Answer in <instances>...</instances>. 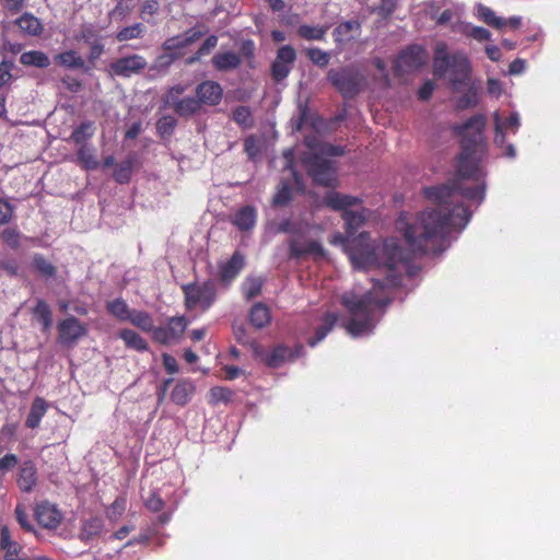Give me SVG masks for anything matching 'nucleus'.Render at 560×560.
<instances>
[{
	"mask_svg": "<svg viewBox=\"0 0 560 560\" xmlns=\"http://www.w3.org/2000/svg\"><path fill=\"white\" fill-rule=\"evenodd\" d=\"M456 194L469 200L481 201L485 197V187H466L457 179L452 186L423 188L424 197L433 206L420 212L412 223H406L402 229L404 237L413 253H443L447 247L451 232L466 226L470 212L467 208L455 205Z\"/></svg>",
	"mask_w": 560,
	"mask_h": 560,
	"instance_id": "nucleus-1",
	"label": "nucleus"
},
{
	"mask_svg": "<svg viewBox=\"0 0 560 560\" xmlns=\"http://www.w3.org/2000/svg\"><path fill=\"white\" fill-rule=\"evenodd\" d=\"M487 118L483 114H476L463 124H455L453 132L460 137V153L457 158V176L459 179L481 177L479 167L480 156L486 150L483 131Z\"/></svg>",
	"mask_w": 560,
	"mask_h": 560,
	"instance_id": "nucleus-2",
	"label": "nucleus"
},
{
	"mask_svg": "<svg viewBox=\"0 0 560 560\" xmlns=\"http://www.w3.org/2000/svg\"><path fill=\"white\" fill-rule=\"evenodd\" d=\"M383 283L376 281L373 289L363 295L343 294L341 304L349 313V320L345 325L346 330L353 337L370 332L375 327L376 311L385 308L392 303L388 296H380Z\"/></svg>",
	"mask_w": 560,
	"mask_h": 560,
	"instance_id": "nucleus-3",
	"label": "nucleus"
},
{
	"mask_svg": "<svg viewBox=\"0 0 560 560\" xmlns=\"http://www.w3.org/2000/svg\"><path fill=\"white\" fill-rule=\"evenodd\" d=\"M447 72L454 92H460L469 85L471 67L467 56L462 51L450 55L447 45L439 43L433 55V74L435 78H443Z\"/></svg>",
	"mask_w": 560,
	"mask_h": 560,
	"instance_id": "nucleus-4",
	"label": "nucleus"
},
{
	"mask_svg": "<svg viewBox=\"0 0 560 560\" xmlns=\"http://www.w3.org/2000/svg\"><path fill=\"white\" fill-rule=\"evenodd\" d=\"M324 203L336 211H342V219L346 223V231L349 235H353L364 223L363 214L349 210L348 208L357 206L361 199L350 195L340 194L338 191H329L323 199Z\"/></svg>",
	"mask_w": 560,
	"mask_h": 560,
	"instance_id": "nucleus-5",
	"label": "nucleus"
},
{
	"mask_svg": "<svg viewBox=\"0 0 560 560\" xmlns=\"http://www.w3.org/2000/svg\"><path fill=\"white\" fill-rule=\"evenodd\" d=\"M184 305L187 311L199 307L208 311L217 300V287L212 280L202 283L191 282L182 285Z\"/></svg>",
	"mask_w": 560,
	"mask_h": 560,
	"instance_id": "nucleus-6",
	"label": "nucleus"
},
{
	"mask_svg": "<svg viewBox=\"0 0 560 560\" xmlns=\"http://www.w3.org/2000/svg\"><path fill=\"white\" fill-rule=\"evenodd\" d=\"M327 80L343 97H353L360 93L364 77L352 67L347 66L329 69Z\"/></svg>",
	"mask_w": 560,
	"mask_h": 560,
	"instance_id": "nucleus-7",
	"label": "nucleus"
},
{
	"mask_svg": "<svg viewBox=\"0 0 560 560\" xmlns=\"http://www.w3.org/2000/svg\"><path fill=\"white\" fill-rule=\"evenodd\" d=\"M325 156L317 153H304L302 163L314 183L325 187H332L336 183V172L332 162Z\"/></svg>",
	"mask_w": 560,
	"mask_h": 560,
	"instance_id": "nucleus-8",
	"label": "nucleus"
},
{
	"mask_svg": "<svg viewBox=\"0 0 560 560\" xmlns=\"http://www.w3.org/2000/svg\"><path fill=\"white\" fill-rule=\"evenodd\" d=\"M427 60L425 49L419 45H411L398 55L393 67L394 73L396 77L411 73L424 66Z\"/></svg>",
	"mask_w": 560,
	"mask_h": 560,
	"instance_id": "nucleus-9",
	"label": "nucleus"
},
{
	"mask_svg": "<svg viewBox=\"0 0 560 560\" xmlns=\"http://www.w3.org/2000/svg\"><path fill=\"white\" fill-rule=\"evenodd\" d=\"M296 60V51L293 46L284 45L278 48L275 60L270 67V75L277 83L282 82L290 74Z\"/></svg>",
	"mask_w": 560,
	"mask_h": 560,
	"instance_id": "nucleus-10",
	"label": "nucleus"
},
{
	"mask_svg": "<svg viewBox=\"0 0 560 560\" xmlns=\"http://www.w3.org/2000/svg\"><path fill=\"white\" fill-rule=\"evenodd\" d=\"M58 340L61 345L71 347L88 335V327L75 316H69L57 324Z\"/></svg>",
	"mask_w": 560,
	"mask_h": 560,
	"instance_id": "nucleus-11",
	"label": "nucleus"
},
{
	"mask_svg": "<svg viewBox=\"0 0 560 560\" xmlns=\"http://www.w3.org/2000/svg\"><path fill=\"white\" fill-rule=\"evenodd\" d=\"M148 66L145 58L141 55H130L113 61L108 67L110 75L130 78L141 73Z\"/></svg>",
	"mask_w": 560,
	"mask_h": 560,
	"instance_id": "nucleus-12",
	"label": "nucleus"
},
{
	"mask_svg": "<svg viewBox=\"0 0 560 560\" xmlns=\"http://www.w3.org/2000/svg\"><path fill=\"white\" fill-rule=\"evenodd\" d=\"M37 523L46 529H57L63 520L62 512L56 504L45 500L39 502L34 511Z\"/></svg>",
	"mask_w": 560,
	"mask_h": 560,
	"instance_id": "nucleus-13",
	"label": "nucleus"
},
{
	"mask_svg": "<svg viewBox=\"0 0 560 560\" xmlns=\"http://www.w3.org/2000/svg\"><path fill=\"white\" fill-rule=\"evenodd\" d=\"M195 94L201 106H217L223 98V88L217 81L206 80L196 86Z\"/></svg>",
	"mask_w": 560,
	"mask_h": 560,
	"instance_id": "nucleus-14",
	"label": "nucleus"
},
{
	"mask_svg": "<svg viewBox=\"0 0 560 560\" xmlns=\"http://www.w3.org/2000/svg\"><path fill=\"white\" fill-rule=\"evenodd\" d=\"M38 482V471L34 460H23L18 469L16 485L24 493H31Z\"/></svg>",
	"mask_w": 560,
	"mask_h": 560,
	"instance_id": "nucleus-15",
	"label": "nucleus"
},
{
	"mask_svg": "<svg viewBox=\"0 0 560 560\" xmlns=\"http://www.w3.org/2000/svg\"><path fill=\"white\" fill-rule=\"evenodd\" d=\"M324 257L325 252L322 244L317 241L300 242L299 238L292 237L289 242L290 258L300 259L304 256Z\"/></svg>",
	"mask_w": 560,
	"mask_h": 560,
	"instance_id": "nucleus-16",
	"label": "nucleus"
},
{
	"mask_svg": "<svg viewBox=\"0 0 560 560\" xmlns=\"http://www.w3.org/2000/svg\"><path fill=\"white\" fill-rule=\"evenodd\" d=\"M494 120V143L497 147L505 145V131L510 129L513 133H516L521 122L517 113H512L504 121L498 112L493 115Z\"/></svg>",
	"mask_w": 560,
	"mask_h": 560,
	"instance_id": "nucleus-17",
	"label": "nucleus"
},
{
	"mask_svg": "<svg viewBox=\"0 0 560 560\" xmlns=\"http://www.w3.org/2000/svg\"><path fill=\"white\" fill-rule=\"evenodd\" d=\"M230 222L241 232H250L257 223V210L250 205L243 206L230 218Z\"/></svg>",
	"mask_w": 560,
	"mask_h": 560,
	"instance_id": "nucleus-18",
	"label": "nucleus"
},
{
	"mask_svg": "<svg viewBox=\"0 0 560 560\" xmlns=\"http://www.w3.org/2000/svg\"><path fill=\"white\" fill-rule=\"evenodd\" d=\"M302 349L303 347L301 345L296 346L295 351L291 350L289 347L284 345H278L266 357L265 363L269 368H279L284 362L294 360L300 354Z\"/></svg>",
	"mask_w": 560,
	"mask_h": 560,
	"instance_id": "nucleus-19",
	"label": "nucleus"
},
{
	"mask_svg": "<svg viewBox=\"0 0 560 560\" xmlns=\"http://www.w3.org/2000/svg\"><path fill=\"white\" fill-rule=\"evenodd\" d=\"M245 266V258L240 252H234L230 259L220 266V280L224 284L231 283Z\"/></svg>",
	"mask_w": 560,
	"mask_h": 560,
	"instance_id": "nucleus-20",
	"label": "nucleus"
},
{
	"mask_svg": "<svg viewBox=\"0 0 560 560\" xmlns=\"http://www.w3.org/2000/svg\"><path fill=\"white\" fill-rule=\"evenodd\" d=\"M304 144L310 149L308 153L324 154L326 156H341L345 154L342 147L323 142L316 135L306 136Z\"/></svg>",
	"mask_w": 560,
	"mask_h": 560,
	"instance_id": "nucleus-21",
	"label": "nucleus"
},
{
	"mask_svg": "<svg viewBox=\"0 0 560 560\" xmlns=\"http://www.w3.org/2000/svg\"><path fill=\"white\" fill-rule=\"evenodd\" d=\"M0 549L3 551V560L18 559L22 551V546L12 539L8 526H2L0 529Z\"/></svg>",
	"mask_w": 560,
	"mask_h": 560,
	"instance_id": "nucleus-22",
	"label": "nucleus"
},
{
	"mask_svg": "<svg viewBox=\"0 0 560 560\" xmlns=\"http://www.w3.org/2000/svg\"><path fill=\"white\" fill-rule=\"evenodd\" d=\"M211 61L214 69L222 72L235 70L242 63L241 56L234 51L218 52Z\"/></svg>",
	"mask_w": 560,
	"mask_h": 560,
	"instance_id": "nucleus-23",
	"label": "nucleus"
},
{
	"mask_svg": "<svg viewBox=\"0 0 560 560\" xmlns=\"http://www.w3.org/2000/svg\"><path fill=\"white\" fill-rule=\"evenodd\" d=\"M338 322V315L332 312H326L322 317V325H319L313 337L307 341L310 347H315L332 330Z\"/></svg>",
	"mask_w": 560,
	"mask_h": 560,
	"instance_id": "nucleus-24",
	"label": "nucleus"
},
{
	"mask_svg": "<svg viewBox=\"0 0 560 560\" xmlns=\"http://www.w3.org/2000/svg\"><path fill=\"white\" fill-rule=\"evenodd\" d=\"M248 318L255 328L262 329L271 323V311L268 305L258 302L250 307Z\"/></svg>",
	"mask_w": 560,
	"mask_h": 560,
	"instance_id": "nucleus-25",
	"label": "nucleus"
},
{
	"mask_svg": "<svg viewBox=\"0 0 560 560\" xmlns=\"http://www.w3.org/2000/svg\"><path fill=\"white\" fill-rule=\"evenodd\" d=\"M48 409L47 401L42 397H36L31 406V410L25 420V427L28 429H36L39 427L43 417Z\"/></svg>",
	"mask_w": 560,
	"mask_h": 560,
	"instance_id": "nucleus-26",
	"label": "nucleus"
},
{
	"mask_svg": "<svg viewBox=\"0 0 560 560\" xmlns=\"http://www.w3.org/2000/svg\"><path fill=\"white\" fill-rule=\"evenodd\" d=\"M171 108L179 117L188 118L190 116L198 114L201 110L202 106L200 105L197 96H187L180 98Z\"/></svg>",
	"mask_w": 560,
	"mask_h": 560,
	"instance_id": "nucleus-27",
	"label": "nucleus"
},
{
	"mask_svg": "<svg viewBox=\"0 0 560 560\" xmlns=\"http://www.w3.org/2000/svg\"><path fill=\"white\" fill-rule=\"evenodd\" d=\"M118 336L128 349H133L138 352H144L149 350L147 340L132 329L124 328L118 332Z\"/></svg>",
	"mask_w": 560,
	"mask_h": 560,
	"instance_id": "nucleus-28",
	"label": "nucleus"
},
{
	"mask_svg": "<svg viewBox=\"0 0 560 560\" xmlns=\"http://www.w3.org/2000/svg\"><path fill=\"white\" fill-rule=\"evenodd\" d=\"M15 24L23 33L30 36H38L43 32V24L40 20L32 13H23L19 19H16Z\"/></svg>",
	"mask_w": 560,
	"mask_h": 560,
	"instance_id": "nucleus-29",
	"label": "nucleus"
},
{
	"mask_svg": "<svg viewBox=\"0 0 560 560\" xmlns=\"http://www.w3.org/2000/svg\"><path fill=\"white\" fill-rule=\"evenodd\" d=\"M195 386L188 381H179L171 393V399L178 406H185L191 399Z\"/></svg>",
	"mask_w": 560,
	"mask_h": 560,
	"instance_id": "nucleus-30",
	"label": "nucleus"
},
{
	"mask_svg": "<svg viewBox=\"0 0 560 560\" xmlns=\"http://www.w3.org/2000/svg\"><path fill=\"white\" fill-rule=\"evenodd\" d=\"M33 316L42 324V330L47 332L52 325V313L48 303L42 299L37 300L33 308Z\"/></svg>",
	"mask_w": 560,
	"mask_h": 560,
	"instance_id": "nucleus-31",
	"label": "nucleus"
},
{
	"mask_svg": "<svg viewBox=\"0 0 560 560\" xmlns=\"http://www.w3.org/2000/svg\"><path fill=\"white\" fill-rule=\"evenodd\" d=\"M20 62L26 67L45 69L50 66L49 57L40 50L25 51L20 56Z\"/></svg>",
	"mask_w": 560,
	"mask_h": 560,
	"instance_id": "nucleus-32",
	"label": "nucleus"
},
{
	"mask_svg": "<svg viewBox=\"0 0 560 560\" xmlns=\"http://www.w3.org/2000/svg\"><path fill=\"white\" fill-rule=\"evenodd\" d=\"M56 65L67 69H83L84 60L75 50H66L54 57Z\"/></svg>",
	"mask_w": 560,
	"mask_h": 560,
	"instance_id": "nucleus-33",
	"label": "nucleus"
},
{
	"mask_svg": "<svg viewBox=\"0 0 560 560\" xmlns=\"http://www.w3.org/2000/svg\"><path fill=\"white\" fill-rule=\"evenodd\" d=\"M106 310L112 316L120 322H128L133 312V310H131L127 302L121 298L108 301L106 303Z\"/></svg>",
	"mask_w": 560,
	"mask_h": 560,
	"instance_id": "nucleus-34",
	"label": "nucleus"
},
{
	"mask_svg": "<svg viewBox=\"0 0 560 560\" xmlns=\"http://www.w3.org/2000/svg\"><path fill=\"white\" fill-rule=\"evenodd\" d=\"M359 28H360V23L358 21L351 20V21L341 22L340 24H338L335 27V30L332 32L334 39L337 44H342V43L349 42V40L353 39V36L351 35V33L354 30H359Z\"/></svg>",
	"mask_w": 560,
	"mask_h": 560,
	"instance_id": "nucleus-35",
	"label": "nucleus"
},
{
	"mask_svg": "<svg viewBox=\"0 0 560 560\" xmlns=\"http://www.w3.org/2000/svg\"><path fill=\"white\" fill-rule=\"evenodd\" d=\"M77 159L82 168L86 171L96 170L98 167V161L94 154V149L88 143L79 145Z\"/></svg>",
	"mask_w": 560,
	"mask_h": 560,
	"instance_id": "nucleus-36",
	"label": "nucleus"
},
{
	"mask_svg": "<svg viewBox=\"0 0 560 560\" xmlns=\"http://www.w3.org/2000/svg\"><path fill=\"white\" fill-rule=\"evenodd\" d=\"M94 131L95 127L93 121H83L72 131L70 140L78 145L86 144V141L93 137Z\"/></svg>",
	"mask_w": 560,
	"mask_h": 560,
	"instance_id": "nucleus-37",
	"label": "nucleus"
},
{
	"mask_svg": "<svg viewBox=\"0 0 560 560\" xmlns=\"http://www.w3.org/2000/svg\"><path fill=\"white\" fill-rule=\"evenodd\" d=\"M135 165V158L129 156L121 163L117 164L113 177L118 184H128L131 180L132 171Z\"/></svg>",
	"mask_w": 560,
	"mask_h": 560,
	"instance_id": "nucleus-38",
	"label": "nucleus"
},
{
	"mask_svg": "<svg viewBox=\"0 0 560 560\" xmlns=\"http://www.w3.org/2000/svg\"><path fill=\"white\" fill-rule=\"evenodd\" d=\"M128 322L144 332H151L154 328L153 317L144 311L133 310Z\"/></svg>",
	"mask_w": 560,
	"mask_h": 560,
	"instance_id": "nucleus-39",
	"label": "nucleus"
},
{
	"mask_svg": "<svg viewBox=\"0 0 560 560\" xmlns=\"http://www.w3.org/2000/svg\"><path fill=\"white\" fill-rule=\"evenodd\" d=\"M328 31V26H312L308 24H302L299 26L298 35L306 40H324L325 35Z\"/></svg>",
	"mask_w": 560,
	"mask_h": 560,
	"instance_id": "nucleus-40",
	"label": "nucleus"
},
{
	"mask_svg": "<svg viewBox=\"0 0 560 560\" xmlns=\"http://www.w3.org/2000/svg\"><path fill=\"white\" fill-rule=\"evenodd\" d=\"M187 326L188 322L185 316H173L167 320L165 327L174 342H177L184 335Z\"/></svg>",
	"mask_w": 560,
	"mask_h": 560,
	"instance_id": "nucleus-41",
	"label": "nucleus"
},
{
	"mask_svg": "<svg viewBox=\"0 0 560 560\" xmlns=\"http://www.w3.org/2000/svg\"><path fill=\"white\" fill-rule=\"evenodd\" d=\"M232 119L244 129H249L254 126L253 112L248 106L240 105L234 108Z\"/></svg>",
	"mask_w": 560,
	"mask_h": 560,
	"instance_id": "nucleus-42",
	"label": "nucleus"
},
{
	"mask_svg": "<svg viewBox=\"0 0 560 560\" xmlns=\"http://www.w3.org/2000/svg\"><path fill=\"white\" fill-rule=\"evenodd\" d=\"M22 234L15 226H5L0 231V243L11 249H18L21 245Z\"/></svg>",
	"mask_w": 560,
	"mask_h": 560,
	"instance_id": "nucleus-43",
	"label": "nucleus"
},
{
	"mask_svg": "<svg viewBox=\"0 0 560 560\" xmlns=\"http://www.w3.org/2000/svg\"><path fill=\"white\" fill-rule=\"evenodd\" d=\"M32 266L45 278H52L57 272V268L40 254L33 256Z\"/></svg>",
	"mask_w": 560,
	"mask_h": 560,
	"instance_id": "nucleus-44",
	"label": "nucleus"
},
{
	"mask_svg": "<svg viewBox=\"0 0 560 560\" xmlns=\"http://www.w3.org/2000/svg\"><path fill=\"white\" fill-rule=\"evenodd\" d=\"M102 528V520L98 517H92L83 523L80 537L82 540H89L92 537L97 536Z\"/></svg>",
	"mask_w": 560,
	"mask_h": 560,
	"instance_id": "nucleus-45",
	"label": "nucleus"
},
{
	"mask_svg": "<svg viewBox=\"0 0 560 560\" xmlns=\"http://www.w3.org/2000/svg\"><path fill=\"white\" fill-rule=\"evenodd\" d=\"M478 92L474 85L468 86L467 92L456 101V109L464 110L475 107L478 104Z\"/></svg>",
	"mask_w": 560,
	"mask_h": 560,
	"instance_id": "nucleus-46",
	"label": "nucleus"
},
{
	"mask_svg": "<svg viewBox=\"0 0 560 560\" xmlns=\"http://www.w3.org/2000/svg\"><path fill=\"white\" fill-rule=\"evenodd\" d=\"M127 500L125 497H117L114 502L107 508L106 516L107 518L115 523L117 522L121 515L126 511Z\"/></svg>",
	"mask_w": 560,
	"mask_h": 560,
	"instance_id": "nucleus-47",
	"label": "nucleus"
},
{
	"mask_svg": "<svg viewBox=\"0 0 560 560\" xmlns=\"http://www.w3.org/2000/svg\"><path fill=\"white\" fill-rule=\"evenodd\" d=\"M232 396L233 392L230 388L223 386H214L209 390V404H226L232 399Z\"/></svg>",
	"mask_w": 560,
	"mask_h": 560,
	"instance_id": "nucleus-48",
	"label": "nucleus"
},
{
	"mask_svg": "<svg viewBox=\"0 0 560 560\" xmlns=\"http://www.w3.org/2000/svg\"><path fill=\"white\" fill-rule=\"evenodd\" d=\"M177 126V120L170 115L162 116L156 121V131L162 138L171 137Z\"/></svg>",
	"mask_w": 560,
	"mask_h": 560,
	"instance_id": "nucleus-49",
	"label": "nucleus"
},
{
	"mask_svg": "<svg viewBox=\"0 0 560 560\" xmlns=\"http://www.w3.org/2000/svg\"><path fill=\"white\" fill-rule=\"evenodd\" d=\"M144 32V26L141 23H136L130 26H126L121 28L117 35L116 38L118 42H126L133 38H140Z\"/></svg>",
	"mask_w": 560,
	"mask_h": 560,
	"instance_id": "nucleus-50",
	"label": "nucleus"
},
{
	"mask_svg": "<svg viewBox=\"0 0 560 560\" xmlns=\"http://www.w3.org/2000/svg\"><path fill=\"white\" fill-rule=\"evenodd\" d=\"M308 59L319 68H325L329 63L330 55L320 48L313 47L305 51Z\"/></svg>",
	"mask_w": 560,
	"mask_h": 560,
	"instance_id": "nucleus-51",
	"label": "nucleus"
},
{
	"mask_svg": "<svg viewBox=\"0 0 560 560\" xmlns=\"http://www.w3.org/2000/svg\"><path fill=\"white\" fill-rule=\"evenodd\" d=\"M262 288V280L260 278H247L243 284V293L247 300L254 299L259 295Z\"/></svg>",
	"mask_w": 560,
	"mask_h": 560,
	"instance_id": "nucleus-52",
	"label": "nucleus"
},
{
	"mask_svg": "<svg viewBox=\"0 0 560 560\" xmlns=\"http://www.w3.org/2000/svg\"><path fill=\"white\" fill-rule=\"evenodd\" d=\"M292 199V188L288 183H282L278 191L272 198V205L276 207H283Z\"/></svg>",
	"mask_w": 560,
	"mask_h": 560,
	"instance_id": "nucleus-53",
	"label": "nucleus"
},
{
	"mask_svg": "<svg viewBox=\"0 0 560 560\" xmlns=\"http://www.w3.org/2000/svg\"><path fill=\"white\" fill-rule=\"evenodd\" d=\"M478 12L481 20L489 26L501 28L506 24V22H504L501 18H498L495 13L488 7H480Z\"/></svg>",
	"mask_w": 560,
	"mask_h": 560,
	"instance_id": "nucleus-54",
	"label": "nucleus"
},
{
	"mask_svg": "<svg viewBox=\"0 0 560 560\" xmlns=\"http://www.w3.org/2000/svg\"><path fill=\"white\" fill-rule=\"evenodd\" d=\"M15 213V206L8 199L0 198V225H8L13 219Z\"/></svg>",
	"mask_w": 560,
	"mask_h": 560,
	"instance_id": "nucleus-55",
	"label": "nucleus"
},
{
	"mask_svg": "<svg viewBox=\"0 0 560 560\" xmlns=\"http://www.w3.org/2000/svg\"><path fill=\"white\" fill-rule=\"evenodd\" d=\"M185 91L186 86L182 84L170 88L163 97L165 106L172 107L176 102L180 100V95H183Z\"/></svg>",
	"mask_w": 560,
	"mask_h": 560,
	"instance_id": "nucleus-56",
	"label": "nucleus"
},
{
	"mask_svg": "<svg viewBox=\"0 0 560 560\" xmlns=\"http://www.w3.org/2000/svg\"><path fill=\"white\" fill-rule=\"evenodd\" d=\"M14 68V62L12 60L3 59L0 62V89L9 84L12 79V70Z\"/></svg>",
	"mask_w": 560,
	"mask_h": 560,
	"instance_id": "nucleus-57",
	"label": "nucleus"
},
{
	"mask_svg": "<svg viewBox=\"0 0 560 560\" xmlns=\"http://www.w3.org/2000/svg\"><path fill=\"white\" fill-rule=\"evenodd\" d=\"M275 233H289L298 235L301 232V226L298 223L292 222L290 219H285L273 225Z\"/></svg>",
	"mask_w": 560,
	"mask_h": 560,
	"instance_id": "nucleus-58",
	"label": "nucleus"
},
{
	"mask_svg": "<svg viewBox=\"0 0 560 560\" xmlns=\"http://www.w3.org/2000/svg\"><path fill=\"white\" fill-rule=\"evenodd\" d=\"M15 517H16V521L18 523L20 524V526L28 532V533H34L35 532V528L33 526V524L31 523L30 521V516L28 514L25 512L24 508L21 505V504H18L15 506Z\"/></svg>",
	"mask_w": 560,
	"mask_h": 560,
	"instance_id": "nucleus-59",
	"label": "nucleus"
},
{
	"mask_svg": "<svg viewBox=\"0 0 560 560\" xmlns=\"http://www.w3.org/2000/svg\"><path fill=\"white\" fill-rule=\"evenodd\" d=\"M207 32H208L207 27H205V30H200L198 27H192V28H189L188 31H186L182 35L183 43H184L185 47H188V46L192 45L194 43H196L197 40H199Z\"/></svg>",
	"mask_w": 560,
	"mask_h": 560,
	"instance_id": "nucleus-60",
	"label": "nucleus"
},
{
	"mask_svg": "<svg viewBox=\"0 0 560 560\" xmlns=\"http://www.w3.org/2000/svg\"><path fill=\"white\" fill-rule=\"evenodd\" d=\"M151 334L152 339L158 343L167 346L174 342L165 326H154L153 330H151Z\"/></svg>",
	"mask_w": 560,
	"mask_h": 560,
	"instance_id": "nucleus-61",
	"label": "nucleus"
},
{
	"mask_svg": "<svg viewBox=\"0 0 560 560\" xmlns=\"http://www.w3.org/2000/svg\"><path fill=\"white\" fill-rule=\"evenodd\" d=\"M244 151L250 160H254L259 154V142L255 136H248L244 140Z\"/></svg>",
	"mask_w": 560,
	"mask_h": 560,
	"instance_id": "nucleus-62",
	"label": "nucleus"
},
{
	"mask_svg": "<svg viewBox=\"0 0 560 560\" xmlns=\"http://www.w3.org/2000/svg\"><path fill=\"white\" fill-rule=\"evenodd\" d=\"M144 505L151 512L156 513L164 508V501L159 493L152 492L150 497L144 501Z\"/></svg>",
	"mask_w": 560,
	"mask_h": 560,
	"instance_id": "nucleus-63",
	"label": "nucleus"
},
{
	"mask_svg": "<svg viewBox=\"0 0 560 560\" xmlns=\"http://www.w3.org/2000/svg\"><path fill=\"white\" fill-rule=\"evenodd\" d=\"M19 464L18 455L13 453H7L0 458V471L7 472L12 470Z\"/></svg>",
	"mask_w": 560,
	"mask_h": 560,
	"instance_id": "nucleus-64",
	"label": "nucleus"
}]
</instances>
